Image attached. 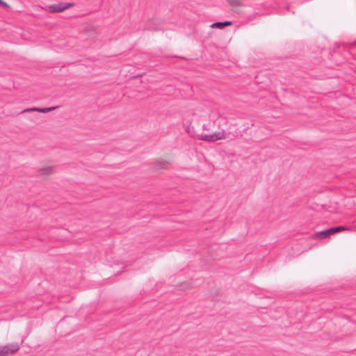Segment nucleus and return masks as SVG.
Returning <instances> with one entry per match:
<instances>
[{"label":"nucleus","mask_w":356,"mask_h":356,"mask_svg":"<svg viewBox=\"0 0 356 356\" xmlns=\"http://www.w3.org/2000/svg\"><path fill=\"white\" fill-rule=\"evenodd\" d=\"M327 230L329 236H330L331 234H333L334 233H337L334 227H331L330 229H327Z\"/></svg>","instance_id":"ddd939ff"},{"label":"nucleus","mask_w":356,"mask_h":356,"mask_svg":"<svg viewBox=\"0 0 356 356\" xmlns=\"http://www.w3.org/2000/svg\"><path fill=\"white\" fill-rule=\"evenodd\" d=\"M20 348L17 343H13L0 346V356L13 355Z\"/></svg>","instance_id":"f03ea898"},{"label":"nucleus","mask_w":356,"mask_h":356,"mask_svg":"<svg viewBox=\"0 0 356 356\" xmlns=\"http://www.w3.org/2000/svg\"><path fill=\"white\" fill-rule=\"evenodd\" d=\"M230 6L233 7H238L241 6L240 0H227Z\"/></svg>","instance_id":"f8f14e48"},{"label":"nucleus","mask_w":356,"mask_h":356,"mask_svg":"<svg viewBox=\"0 0 356 356\" xmlns=\"http://www.w3.org/2000/svg\"><path fill=\"white\" fill-rule=\"evenodd\" d=\"M56 108H57V106H52V107H47V108H26V109L20 112V113H31V112H33V111H38L40 113H48L49 111H51L56 109Z\"/></svg>","instance_id":"39448f33"},{"label":"nucleus","mask_w":356,"mask_h":356,"mask_svg":"<svg viewBox=\"0 0 356 356\" xmlns=\"http://www.w3.org/2000/svg\"><path fill=\"white\" fill-rule=\"evenodd\" d=\"M329 236H330L328 234L327 230L325 229V230H323V231H321V232H316L313 235L312 238L314 239H317V238L323 239V238H327Z\"/></svg>","instance_id":"0eeeda50"},{"label":"nucleus","mask_w":356,"mask_h":356,"mask_svg":"<svg viewBox=\"0 0 356 356\" xmlns=\"http://www.w3.org/2000/svg\"><path fill=\"white\" fill-rule=\"evenodd\" d=\"M74 6V3H58L49 5L47 10L51 13H60Z\"/></svg>","instance_id":"7ed1b4c3"},{"label":"nucleus","mask_w":356,"mask_h":356,"mask_svg":"<svg viewBox=\"0 0 356 356\" xmlns=\"http://www.w3.org/2000/svg\"><path fill=\"white\" fill-rule=\"evenodd\" d=\"M239 135L240 131L235 129L234 126H230L227 132L219 131L213 134H202L200 135V139L207 142H215L222 139L232 140L237 138Z\"/></svg>","instance_id":"f257e3e1"},{"label":"nucleus","mask_w":356,"mask_h":356,"mask_svg":"<svg viewBox=\"0 0 356 356\" xmlns=\"http://www.w3.org/2000/svg\"><path fill=\"white\" fill-rule=\"evenodd\" d=\"M168 162L167 161H157L156 163V168L157 169H163V168H165V166L168 165Z\"/></svg>","instance_id":"9b49d317"},{"label":"nucleus","mask_w":356,"mask_h":356,"mask_svg":"<svg viewBox=\"0 0 356 356\" xmlns=\"http://www.w3.org/2000/svg\"><path fill=\"white\" fill-rule=\"evenodd\" d=\"M334 229H335L336 232H339L342 230L353 229H354V227H351L349 226H338V227H334Z\"/></svg>","instance_id":"9d476101"},{"label":"nucleus","mask_w":356,"mask_h":356,"mask_svg":"<svg viewBox=\"0 0 356 356\" xmlns=\"http://www.w3.org/2000/svg\"><path fill=\"white\" fill-rule=\"evenodd\" d=\"M56 108H57V106H52V107H47V108H26V109L20 112V113H31V112H33V111H38L40 113H48L49 111H51L56 109Z\"/></svg>","instance_id":"20e7f679"},{"label":"nucleus","mask_w":356,"mask_h":356,"mask_svg":"<svg viewBox=\"0 0 356 356\" xmlns=\"http://www.w3.org/2000/svg\"><path fill=\"white\" fill-rule=\"evenodd\" d=\"M0 6H3L5 8L9 7V5L6 2L3 1V0H0Z\"/></svg>","instance_id":"4468645a"},{"label":"nucleus","mask_w":356,"mask_h":356,"mask_svg":"<svg viewBox=\"0 0 356 356\" xmlns=\"http://www.w3.org/2000/svg\"><path fill=\"white\" fill-rule=\"evenodd\" d=\"M153 23V21H150L147 23L146 25V29L150 31H157L159 29V24H155V26H153L152 24Z\"/></svg>","instance_id":"1a4fd4ad"},{"label":"nucleus","mask_w":356,"mask_h":356,"mask_svg":"<svg viewBox=\"0 0 356 356\" xmlns=\"http://www.w3.org/2000/svg\"><path fill=\"white\" fill-rule=\"evenodd\" d=\"M52 171V167L47 166L40 169L39 172L40 173V175H47L51 174Z\"/></svg>","instance_id":"6e6552de"},{"label":"nucleus","mask_w":356,"mask_h":356,"mask_svg":"<svg viewBox=\"0 0 356 356\" xmlns=\"http://www.w3.org/2000/svg\"><path fill=\"white\" fill-rule=\"evenodd\" d=\"M232 24V22L231 21H225V22H218L213 23L211 25V28H218V29H222L225 26H230Z\"/></svg>","instance_id":"423d86ee"}]
</instances>
